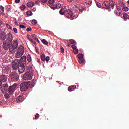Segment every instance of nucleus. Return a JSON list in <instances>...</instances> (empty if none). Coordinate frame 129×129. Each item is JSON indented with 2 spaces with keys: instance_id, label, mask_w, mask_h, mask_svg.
<instances>
[{
  "instance_id": "79ce46f5",
  "label": "nucleus",
  "mask_w": 129,
  "mask_h": 129,
  "mask_svg": "<svg viewBox=\"0 0 129 129\" xmlns=\"http://www.w3.org/2000/svg\"><path fill=\"white\" fill-rule=\"evenodd\" d=\"M26 31L27 32H31L32 31V28H27Z\"/></svg>"
},
{
  "instance_id": "ddd939ff",
  "label": "nucleus",
  "mask_w": 129,
  "mask_h": 129,
  "mask_svg": "<svg viewBox=\"0 0 129 129\" xmlns=\"http://www.w3.org/2000/svg\"><path fill=\"white\" fill-rule=\"evenodd\" d=\"M8 84H7V83H5L2 85V86H1V90H2L3 92H5L6 93V92H7V89L8 88Z\"/></svg>"
},
{
  "instance_id": "4c0bfd02",
  "label": "nucleus",
  "mask_w": 129,
  "mask_h": 129,
  "mask_svg": "<svg viewBox=\"0 0 129 129\" xmlns=\"http://www.w3.org/2000/svg\"><path fill=\"white\" fill-rule=\"evenodd\" d=\"M39 117H40L39 114H36L35 115V119L36 120H37V119H38V118H39Z\"/></svg>"
},
{
  "instance_id": "473e14b6",
  "label": "nucleus",
  "mask_w": 129,
  "mask_h": 129,
  "mask_svg": "<svg viewBox=\"0 0 129 129\" xmlns=\"http://www.w3.org/2000/svg\"><path fill=\"white\" fill-rule=\"evenodd\" d=\"M26 14H27V15L30 16L33 13L32 11H31L30 10H28V11H27Z\"/></svg>"
},
{
  "instance_id": "72a5a7b5",
  "label": "nucleus",
  "mask_w": 129,
  "mask_h": 129,
  "mask_svg": "<svg viewBox=\"0 0 129 129\" xmlns=\"http://www.w3.org/2000/svg\"><path fill=\"white\" fill-rule=\"evenodd\" d=\"M123 11H128L129 8L128 7L125 6L124 7H123Z\"/></svg>"
},
{
  "instance_id": "052dcab7",
  "label": "nucleus",
  "mask_w": 129,
  "mask_h": 129,
  "mask_svg": "<svg viewBox=\"0 0 129 129\" xmlns=\"http://www.w3.org/2000/svg\"><path fill=\"white\" fill-rule=\"evenodd\" d=\"M127 3L129 4V0H128V1H127Z\"/></svg>"
},
{
  "instance_id": "bb28decb",
  "label": "nucleus",
  "mask_w": 129,
  "mask_h": 129,
  "mask_svg": "<svg viewBox=\"0 0 129 129\" xmlns=\"http://www.w3.org/2000/svg\"><path fill=\"white\" fill-rule=\"evenodd\" d=\"M41 60L43 61H45V60H46V56H45V54H42V55L41 56Z\"/></svg>"
},
{
  "instance_id": "e433bc0d",
  "label": "nucleus",
  "mask_w": 129,
  "mask_h": 129,
  "mask_svg": "<svg viewBox=\"0 0 129 129\" xmlns=\"http://www.w3.org/2000/svg\"><path fill=\"white\" fill-rule=\"evenodd\" d=\"M20 8L21 10H24L26 8V6L25 5H22L20 6Z\"/></svg>"
},
{
  "instance_id": "680f3d73",
  "label": "nucleus",
  "mask_w": 129,
  "mask_h": 129,
  "mask_svg": "<svg viewBox=\"0 0 129 129\" xmlns=\"http://www.w3.org/2000/svg\"><path fill=\"white\" fill-rule=\"evenodd\" d=\"M1 101H0V104H1Z\"/></svg>"
},
{
  "instance_id": "6e6552de",
  "label": "nucleus",
  "mask_w": 129,
  "mask_h": 129,
  "mask_svg": "<svg viewBox=\"0 0 129 129\" xmlns=\"http://www.w3.org/2000/svg\"><path fill=\"white\" fill-rule=\"evenodd\" d=\"M64 15L68 17V18H71V19H74V17H73V12L72 10L70 9L64 10Z\"/></svg>"
},
{
  "instance_id": "f03ea898",
  "label": "nucleus",
  "mask_w": 129,
  "mask_h": 129,
  "mask_svg": "<svg viewBox=\"0 0 129 129\" xmlns=\"http://www.w3.org/2000/svg\"><path fill=\"white\" fill-rule=\"evenodd\" d=\"M27 63L26 57V56H23L20 59H15L14 61L12 62V66L13 70H17V69L19 73H24L25 70H26V64Z\"/></svg>"
},
{
  "instance_id": "37998d69",
  "label": "nucleus",
  "mask_w": 129,
  "mask_h": 129,
  "mask_svg": "<svg viewBox=\"0 0 129 129\" xmlns=\"http://www.w3.org/2000/svg\"><path fill=\"white\" fill-rule=\"evenodd\" d=\"M13 32H14V33H18L17 29H16V28H13Z\"/></svg>"
},
{
  "instance_id": "a211bd4d",
  "label": "nucleus",
  "mask_w": 129,
  "mask_h": 129,
  "mask_svg": "<svg viewBox=\"0 0 129 129\" xmlns=\"http://www.w3.org/2000/svg\"><path fill=\"white\" fill-rule=\"evenodd\" d=\"M121 11L122 10L121 8H117V9L115 10V12L117 15H120V14H121Z\"/></svg>"
},
{
  "instance_id": "de8ad7c7",
  "label": "nucleus",
  "mask_w": 129,
  "mask_h": 129,
  "mask_svg": "<svg viewBox=\"0 0 129 129\" xmlns=\"http://www.w3.org/2000/svg\"><path fill=\"white\" fill-rule=\"evenodd\" d=\"M47 1H48V0H41V2L43 3H46Z\"/></svg>"
},
{
  "instance_id": "4d7b16f0",
  "label": "nucleus",
  "mask_w": 129,
  "mask_h": 129,
  "mask_svg": "<svg viewBox=\"0 0 129 129\" xmlns=\"http://www.w3.org/2000/svg\"><path fill=\"white\" fill-rule=\"evenodd\" d=\"M35 49L36 50V52H38V48H37V47H35Z\"/></svg>"
},
{
  "instance_id": "c03bdc74",
  "label": "nucleus",
  "mask_w": 129,
  "mask_h": 129,
  "mask_svg": "<svg viewBox=\"0 0 129 129\" xmlns=\"http://www.w3.org/2000/svg\"><path fill=\"white\" fill-rule=\"evenodd\" d=\"M97 6L98 7H99V8H100V7H101V4H100V3H99V2H97Z\"/></svg>"
},
{
  "instance_id": "6e6d98bb",
  "label": "nucleus",
  "mask_w": 129,
  "mask_h": 129,
  "mask_svg": "<svg viewBox=\"0 0 129 129\" xmlns=\"http://www.w3.org/2000/svg\"><path fill=\"white\" fill-rule=\"evenodd\" d=\"M3 24V21H2V20H0V26L1 25H2Z\"/></svg>"
},
{
  "instance_id": "2eb2a0df",
  "label": "nucleus",
  "mask_w": 129,
  "mask_h": 129,
  "mask_svg": "<svg viewBox=\"0 0 129 129\" xmlns=\"http://www.w3.org/2000/svg\"><path fill=\"white\" fill-rule=\"evenodd\" d=\"M54 3H55L54 0H49L48 1V4L49 5V6H50L52 9H53V10H54V8H52V6H54Z\"/></svg>"
},
{
  "instance_id": "f704fd0d",
  "label": "nucleus",
  "mask_w": 129,
  "mask_h": 129,
  "mask_svg": "<svg viewBox=\"0 0 129 129\" xmlns=\"http://www.w3.org/2000/svg\"><path fill=\"white\" fill-rule=\"evenodd\" d=\"M37 23V20H36V19H33V20L32 21V24L33 25H36Z\"/></svg>"
},
{
  "instance_id": "4be33fe9",
  "label": "nucleus",
  "mask_w": 129,
  "mask_h": 129,
  "mask_svg": "<svg viewBox=\"0 0 129 129\" xmlns=\"http://www.w3.org/2000/svg\"><path fill=\"white\" fill-rule=\"evenodd\" d=\"M28 37L29 40H30V41H31V42H32V43H33L35 45L36 44V42H35V41H34V40H33L32 39V36H31V37H30V35H28Z\"/></svg>"
},
{
  "instance_id": "9d476101",
  "label": "nucleus",
  "mask_w": 129,
  "mask_h": 129,
  "mask_svg": "<svg viewBox=\"0 0 129 129\" xmlns=\"http://www.w3.org/2000/svg\"><path fill=\"white\" fill-rule=\"evenodd\" d=\"M77 57L78 58V61L79 63H82L83 64H84L85 59H83V54H82V53H79V54H78Z\"/></svg>"
},
{
  "instance_id": "423d86ee",
  "label": "nucleus",
  "mask_w": 129,
  "mask_h": 129,
  "mask_svg": "<svg viewBox=\"0 0 129 129\" xmlns=\"http://www.w3.org/2000/svg\"><path fill=\"white\" fill-rule=\"evenodd\" d=\"M32 78V73H29L28 70H27L26 73L23 75V79H24V80H31Z\"/></svg>"
},
{
  "instance_id": "7c9ffc66",
  "label": "nucleus",
  "mask_w": 129,
  "mask_h": 129,
  "mask_svg": "<svg viewBox=\"0 0 129 129\" xmlns=\"http://www.w3.org/2000/svg\"><path fill=\"white\" fill-rule=\"evenodd\" d=\"M74 88L73 87V86H69L68 88V91H73L74 90Z\"/></svg>"
},
{
  "instance_id": "f257e3e1",
  "label": "nucleus",
  "mask_w": 129,
  "mask_h": 129,
  "mask_svg": "<svg viewBox=\"0 0 129 129\" xmlns=\"http://www.w3.org/2000/svg\"><path fill=\"white\" fill-rule=\"evenodd\" d=\"M0 39L3 41L2 46L4 50L9 49L11 53L15 52L19 45V41L18 40H15L13 42V36L11 33H9L7 36L5 32H1Z\"/></svg>"
},
{
  "instance_id": "c9c22d12",
  "label": "nucleus",
  "mask_w": 129,
  "mask_h": 129,
  "mask_svg": "<svg viewBox=\"0 0 129 129\" xmlns=\"http://www.w3.org/2000/svg\"><path fill=\"white\" fill-rule=\"evenodd\" d=\"M6 27L8 28V29H10V30H13L12 27H11L10 24H6Z\"/></svg>"
},
{
  "instance_id": "8fccbe9b",
  "label": "nucleus",
  "mask_w": 129,
  "mask_h": 129,
  "mask_svg": "<svg viewBox=\"0 0 129 129\" xmlns=\"http://www.w3.org/2000/svg\"><path fill=\"white\" fill-rule=\"evenodd\" d=\"M15 24L16 25V26H18L19 23L18 21H15Z\"/></svg>"
},
{
  "instance_id": "6ab92c4d",
  "label": "nucleus",
  "mask_w": 129,
  "mask_h": 129,
  "mask_svg": "<svg viewBox=\"0 0 129 129\" xmlns=\"http://www.w3.org/2000/svg\"><path fill=\"white\" fill-rule=\"evenodd\" d=\"M123 17H124V19L125 20H127V19H129V13L124 12V13H123Z\"/></svg>"
},
{
  "instance_id": "f8f14e48",
  "label": "nucleus",
  "mask_w": 129,
  "mask_h": 129,
  "mask_svg": "<svg viewBox=\"0 0 129 129\" xmlns=\"http://www.w3.org/2000/svg\"><path fill=\"white\" fill-rule=\"evenodd\" d=\"M8 79V76L7 75H0V81L1 82H6Z\"/></svg>"
},
{
  "instance_id": "a19ab883",
  "label": "nucleus",
  "mask_w": 129,
  "mask_h": 129,
  "mask_svg": "<svg viewBox=\"0 0 129 129\" xmlns=\"http://www.w3.org/2000/svg\"><path fill=\"white\" fill-rule=\"evenodd\" d=\"M78 49H77V48H76V49H75L74 54H78Z\"/></svg>"
},
{
  "instance_id": "13d9d810",
  "label": "nucleus",
  "mask_w": 129,
  "mask_h": 129,
  "mask_svg": "<svg viewBox=\"0 0 129 129\" xmlns=\"http://www.w3.org/2000/svg\"><path fill=\"white\" fill-rule=\"evenodd\" d=\"M68 46H70V44L68 43Z\"/></svg>"
},
{
  "instance_id": "2f4dec72",
  "label": "nucleus",
  "mask_w": 129,
  "mask_h": 129,
  "mask_svg": "<svg viewBox=\"0 0 129 129\" xmlns=\"http://www.w3.org/2000/svg\"><path fill=\"white\" fill-rule=\"evenodd\" d=\"M85 7L84 6H80L79 7V11L81 12H83V10H84Z\"/></svg>"
},
{
  "instance_id": "20e7f679",
  "label": "nucleus",
  "mask_w": 129,
  "mask_h": 129,
  "mask_svg": "<svg viewBox=\"0 0 129 129\" xmlns=\"http://www.w3.org/2000/svg\"><path fill=\"white\" fill-rule=\"evenodd\" d=\"M25 52V49L24 46L20 45L18 48L17 51L15 54V57L16 58H19L23 55Z\"/></svg>"
},
{
  "instance_id": "0eeeda50",
  "label": "nucleus",
  "mask_w": 129,
  "mask_h": 129,
  "mask_svg": "<svg viewBox=\"0 0 129 129\" xmlns=\"http://www.w3.org/2000/svg\"><path fill=\"white\" fill-rule=\"evenodd\" d=\"M12 80L14 82L18 81L19 79V76L16 72H12L10 74Z\"/></svg>"
},
{
  "instance_id": "cd10ccee",
  "label": "nucleus",
  "mask_w": 129,
  "mask_h": 129,
  "mask_svg": "<svg viewBox=\"0 0 129 129\" xmlns=\"http://www.w3.org/2000/svg\"><path fill=\"white\" fill-rule=\"evenodd\" d=\"M41 41L43 44H45V45H48V41H46L45 39H43V40H41Z\"/></svg>"
},
{
  "instance_id": "1a4fd4ad",
  "label": "nucleus",
  "mask_w": 129,
  "mask_h": 129,
  "mask_svg": "<svg viewBox=\"0 0 129 129\" xmlns=\"http://www.w3.org/2000/svg\"><path fill=\"white\" fill-rule=\"evenodd\" d=\"M103 8L108 9V11H111V6L110 1H104L102 4Z\"/></svg>"
},
{
  "instance_id": "864d4df0",
  "label": "nucleus",
  "mask_w": 129,
  "mask_h": 129,
  "mask_svg": "<svg viewBox=\"0 0 129 129\" xmlns=\"http://www.w3.org/2000/svg\"><path fill=\"white\" fill-rule=\"evenodd\" d=\"M2 82H1V81L0 79V89L2 88Z\"/></svg>"
},
{
  "instance_id": "58836bf2",
  "label": "nucleus",
  "mask_w": 129,
  "mask_h": 129,
  "mask_svg": "<svg viewBox=\"0 0 129 129\" xmlns=\"http://www.w3.org/2000/svg\"><path fill=\"white\" fill-rule=\"evenodd\" d=\"M20 28H21V29H26V27L24 26V24H20Z\"/></svg>"
},
{
  "instance_id": "5701e85b",
  "label": "nucleus",
  "mask_w": 129,
  "mask_h": 129,
  "mask_svg": "<svg viewBox=\"0 0 129 129\" xmlns=\"http://www.w3.org/2000/svg\"><path fill=\"white\" fill-rule=\"evenodd\" d=\"M93 2V0H86L87 5H91Z\"/></svg>"
},
{
  "instance_id": "3c124183",
  "label": "nucleus",
  "mask_w": 129,
  "mask_h": 129,
  "mask_svg": "<svg viewBox=\"0 0 129 129\" xmlns=\"http://www.w3.org/2000/svg\"><path fill=\"white\" fill-rule=\"evenodd\" d=\"M20 1V0H15V2L16 3H19Z\"/></svg>"
},
{
  "instance_id": "7ed1b4c3",
  "label": "nucleus",
  "mask_w": 129,
  "mask_h": 129,
  "mask_svg": "<svg viewBox=\"0 0 129 129\" xmlns=\"http://www.w3.org/2000/svg\"><path fill=\"white\" fill-rule=\"evenodd\" d=\"M17 87V84H14L12 86H10L8 90H7L6 89V92L5 93V96L6 98H10V95L13 93L15 91L16 88Z\"/></svg>"
},
{
  "instance_id": "ea45409f",
  "label": "nucleus",
  "mask_w": 129,
  "mask_h": 129,
  "mask_svg": "<svg viewBox=\"0 0 129 129\" xmlns=\"http://www.w3.org/2000/svg\"><path fill=\"white\" fill-rule=\"evenodd\" d=\"M45 60L47 61V62H48V61L50 60V56H47L45 58Z\"/></svg>"
},
{
  "instance_id": "412c9836",
  "label": "nucleus",
  "mask_w": 129,
  "mask_h": 129,
  "mask_svg": "<svg viewBox=\"0 0 129 129\" xmlns=\"http://www.w3.org/2000/svg\"><path fill=\"white\" fill-rule=\"evenodd\" d=\"M23 96H18L17 98H16L17 102H21V101H23Z\"/></svg>"
},
{
  "instance_id": "5fc2aeb1",
  "label": "nucleus",
  "mask_w": 129,
  "mask_h": 129,
  "mask_svg": "<svg viewBox=\"0 0 129 129\" xmlns=\"http://www.w3.org/2000/svg\"><path fill=\"white\" fill-rule=\"evenodd\" d=\"M67 1L68 2H73V1H74V0H67Z\"/></svg>"
},
{
  "instance_id": "c756f323",
  "label": "nucleus",
  "mask_w": 129,
  "mask_h": 129,
  "mask_svg": "<svg viewBox=\"0 0 129 129\" xmlns=\"http://www.w3.org/2000/svg\"><path fill=\"white\" fill-rule=\"evenodd\" d=\"M72 48H73V52L74 54L75 50V49H76L77 46H76V45H75V44L72 45Z\"/></svg>"
},
{
  "instance_id": "c85d7f7f",
  "label": "nucleus",
  "mask_w": 129,
  "mask_h": 129,
  "mask_svg": "<svg viewBox=\"0 0 129 129\" xmlns=\"http://www.w3.org/2000/svg\"><path fill=\"white\" fill-rule=\"evenodd\" d=\"M27 60L28 61V62H30V61H31L32 58L31 57V55H27Z\"/></svg>"
},
{
  "instance_id": "4468645a",
  "label": "nucleus",
  "mask_w": 129,
  "mask_h": 129,
  "mask_svg": "<svg viewBox=\"0 0 129 129\" xmlns=\"http://www.w3.org/2000/svg\"><path fill=\"white\" fill-rule=\"evenodd\" d=\"M26 70H28L29 73H32V77L33 76V70L32 66H28V67H26Z\"/></svg>"
},
{
  "instance_id": "b1692460",
  "label": "nucleus",
  "mask_w": 129,
  "mask_h": 129,
  "mask_svg": "<svg viewBox=\"0 0 129 129\" xmlns=\"http://www.w3.org/2000/svg\"><path fill=\"white\" fill-rule=\"evenodd\" d=\"M69 41H70L71 44H72L73 45H76L77 44V42L75 40H73V39L69 40Z\"/></svg>"
},
{
  "instance_id": "dca6fc26",
  "label": "nucleus",
  "mask_w": 129,
  "mask_h": 129,
  "mask_svg": "<svg viewBox=\"0 0 129 129\" xmlns=\"http://www.w3.org/2000/svg\"><path fill=\"white\" fill-rule=\"evenodd\" d=\"M26 5L28 7H33L35 5V3L33 1H29L27 3Z\"/></svg>"
},
{
  "instance_id": "a18cd8bd",
  "label": "nucleus",
  "mask_w": 129,
  "mask_h": 129,
  "mask_svg": "<svg viewBox=\"0 0 129 129\" xmlns=\"http://www.w3.org/2000/svg\"><path fill=\"white\" fill-rule=\"evenodd\" d=\"M61 52H62V53H64L65 50H64V48H63V47H61Z\"/></svg>"
},
{
  "instance_id": "aec40b11",
  "label": "nucleus",
  "mask_w": 129,
  "mask_h": 129,
  "mask_svg": "<svg viewBox=\"0 0 129 129\" xmlns=\"http://www.w3.org/2000/svg\"><path fill=\"white\" fill-rule=\"evenodd\" d=\"M31 37L33 40H34V39L35 41H37V42H39V39H38V36H37V35H35V34L31 35Z\"/></svg>"
},
{
  "instance_id": "09e8293b",
  "label": "nucleus",
  "mask_w": 129,
  "mask_h": 129,
  "mask_svg": "<svg viewBox=\"0 0 129 129\" xmlns=\"http://www.w3.org/2000/svg\"><path fill=\"white\" fill-rule=\"evenodd\" d=\"M40 0H36L35 2L36 4H39Z\"/></svg>"
},
{
  "instance_id": "393cba45",
  "label": "nucleus",
  "mask_w": 129,
  "mask_h": 129,
  "mask_svg": "<svg viewBox=\"0 0 129 129\" xmlns=\"http://www.w3.org/2000/svg\"><path fill=\"white\" fill-rule=\"evenodd\" d=\"M59 13L62 15H63V14H64L65 15V10L64 9V8H61V9H60Z\"/></svg>"
},
{
  "instance_id": "9b49d317",
  "label": "nucleus",
  "mask_w": 129,
  "mask_h": 129,
  "mask_svg": "<svg viewBox=\"0 0 129 129\" xmlns=\"http://www.w3.org/2000/svg\"><path fill=\"white\" fill-rule=\"evenodd\" d=\"M10 66H4L3 67L2 72L4 73V74H8L9 72H10Z\"/></svg>"
},
{
  "instance_id": "39448f33",
  "label": "nucleus",
  "mask_w": 129,
  "mask_h": 129,
  "mask_svg": "<svg viewBox=\"0 0 129 129\" xmlns=\"http://www.w3.org/2000/svg\"><path fill=\"white\" fill-rule=\"evenodd\" d=\"M31 84L30 81H28L27 82H22L20 84V89L21 91H24L27 90Z\"/></svg>"
},
{
  "instance_id": "a878e982",
  "label": "nucleus",
  "mask_w": 129,
  "mask_h": 129,
  "mask_svg": "<svg viewBox=\"0 0 129 129\" xmlns=\"http://www.w3.org/2000/svg\"><path fill=\"white\" fill-rule=\"evenodd\" d=\"M110 1V4L111 3V7H112V9H114L115 7V4L113 3V0H109Z\"/></svg>"
},
{
  "instance_id": "bf43d9fd",
  "label": "nucleus",
  "mask_w": 129,
  "mask_h": 129,
  "mask_svg": "<svg viewBox=\"0 0 129 129\" xmlns=\"http://www.w3.org/2000/svg\"><path fill=\"white\" fill-rule=\"evenodd\" d=\"M38 62H40V60L39 59L38 60Z\"/></svg>"
},
{
  "instance_id": "49530a36",
  "label": "nucleus",
  "mask_w": 129,
  "mask_h": 129,
  "mask_svg": "<svg viewBox=\"0 0 129 129\" xmlns=\"http://www.w3.org/2000/svg\"><path fill=\"white\" fill-rule=\"evenodd\" d=\"M4 11V7H3V6H1V7H0V11Z\"/></svg>"
},
{
  "instance_id": "f3484780",
  "label": "nucleus",
  "mask_w": 129,
  "mask_h": 129,
  "mask_svg": "<svg viewBox=\"0 0 129 129\" xmlns=\"http://www.w3.org/2000/svg\"><path fill=\"white\" fill-rule=\"evenodd\" d=\"M52 7L54 10L56 9V8L59 9L61 7V4L60 3H57L56 5H55L54 6H52Z\"/></svg>"
},
{
  "instance_id": "603ef678",
  "label": "nucleus",
  "mask_w": 129,
  "mask_h": 129,
  "mask_svg": "<svg viewBox=\"0 0 129 129\" xmlns=\"http://www.w3.org/2000/svg\"><path fill=\"white\" fill-rule=\"evenodd\" d=\"M81 1V0H75V2L76 3H78L79 2H80Z\"/></svg>"
}]
</instances>
